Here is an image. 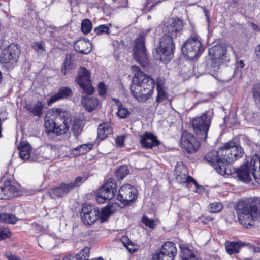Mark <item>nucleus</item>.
I'll use <instances>...</instances> for the list:
<instances>
[{"label": "nucleus", "mask_w": 260, "mask_h": 260, "mask_svg": "<svg viewBox=\"0 0 260 260\" xmlns=\"http://www.w3.org/2000/svg\"><path fill=\"white\" fill-rule=\"evenodd\" d=\"M132 69L134 74L133 79L134 85L131 86V93L137 101L145 102L153 94L154 81L150 76L142 72L139 67L133 65Z\"/></svg>", "instance_id": "obj_1"}, {"label": "nucleus", "mask_w": 260, "mask_h": 260, "mask_svg": "<svg viewBox=\"0 0 260 260\" xmlns=\"http://www.w3.org/2000/svg\"><path fill=\"white\" fill-rule=\"evenodd\" d=\"M71 121L70 115L66 111L61 108H51L45 117L46 132L58 136L66 134L69 130Z\"/></svg>", "instance_id": "obj_2"}, {"label": "nucleus", "mask_w": 260, "mask_h": 260, "mask_svg": "<svg viewBox=\"0 0 260 260\" xmlns=\"http://www.w3.org/2000/svg\"><path fill=\"white\" fill-rule=\"evenodd\" d=\"M236 213L241 225L247 228L253 226L260 216V201H239L236 205Z\"/></svg>", "instance_id": "obj_3"}, {"label": "nucleus", "mask_w": 260, "mask_h": 260, "mask_svg": "<svg viewBox=\"0 0 260 260\" xmlns=\"http://www.w3.org/2000/svg\"><path fill=\"white\" fill-rule=\"evenodd\" d=\"M176 49L174 39L169 36H162L155 49V59L168 63L173 57Z\"/></svg>", "instance_id": "obj_4"}, {"label": "nucleus", "mask_w": 260, "mask_h": 260, "mask_svg": "<svg viewBox=\"0 0 260 260\" xmlns=\"http://www.w3.org/2000/svg\"><path fill=\"white\" fill-rule=\"evenodd\" d=\"M181 50L184 57L189 60H193L199 57L204 52L205 48L202 45L200 36L193 32L184 43Z\"/></svg>", "instance_id": "obj_5"}, {"label": "nucleus", "mask_w": 260, "mask_h": 260, "mask_svg": "<svg viewBox=\"0 0 260 260\" xmlns=\"http://www.w3.org/2000/svg\"><path fill=\"white\" fill-rule=\"evenodd\" d=\"M212 117L208 111H205L201 116H196L190 120L194 134L204 142L207 140Z\"/></svg>", "instance_id": "obj_6"}, {"label": "nucleus", "mask_w": 260, "mask_h": 260, "mask_svg": "<svg viewBox=\"0 0 260 260\" xmlns=\"http://www.w3.org/2000/svg\"><path fill=\"white\" fill-rule=\"evenodd\" d=\"M20 53L21 50L18 45L12 43L2 51L1 63L6 68L12 69L17 63Z\"/></svg>", "instance_id": "obj_7"}, {"label": "nucleus", "mask_w": 260, "mask_h": 260, "mask_svg": "<svg viewBox=\"0 0 260 260\" xmlns=\"http://www.w3.org/2000/svg\"><path fill=\"white\" fill-rule=\"evenodd\" d=\"M7 169V171L1 180L4 185L3 187L5 196L4 200L17 196L18 193V189L14 185L13 174L15 171L14 167L12 164H9Z\"/></svg>", "instance_id": "obj_8"}, {"label": "nucleus", "mask_w": 260, "mask_h": 260, "mask_svg": "<svg viewBox=\"0 0 260 260\" xmlns=\"http://www.w3.org/2000/svg\"><path fill=\"white\" fill-rule=\"evenodd\" d=\"M220 152L223 154L225 162H233L242 157L244 154L242 147L237 145L233 140L224 143Z\"/></svg>", "instance_id": "obj_9"}, {"label": "nucleus", "mask_w": 260, "mask_h": 260, "mask_svg": "<svg viewBox=\"0 0 260 260\" xmlns=\"http://www.w3.org/2000/svg\"><path fill=\"white\" fill-rule=\"evenodd\" d=\"M145 41V36L139 35L135 41L133 51L134 59L142 67H146L149 65V60L146 53Z\"/></svg>", "instance_id": "obj_10"}, {"label": "nucleus", "mask_w": 260, "mask_h": 260, "mask_svg": "<svg viewBox=\"0 0 260 260\" xmlns=\"http://www.w3.org/2000/svg\"><path fill=\"white\" fill-rule=\"evenodd\" d=\"M181 148L188 154L196 153L201 147V143L191 133L183 131L180 139Z\"/></svg>", "instance_id": "obj_11"}, {"label": "nucleus", "mask_w": 260, "mask_h": 260, "mask_svg": "<svg viewBox=\"0 0 260 260\" xmlns=\"http://www.w3.org/2000/svg\"><path fill=\"white\" fill-rule=\"evenodd\" d=\"M208 53L211 60V67H218L220 63L229 61L227 57V48L225 46L217 44L208 49Z\"/></svg>", "instance_id": "obj_12"}, {"label": "nucleus", "mask_w": 260, "mask_h": 260, "mask_svg": "<svg viewBox=\"0 0 260 260\" xmlns=\"http://www.w3.org/2000/svg\"><path fill=\"white\" fill-rule=\"evenodd\" d=\"M116 183L114 179L109 178L96 193V201L99 203H104L112 199L116 191Z\"/></svg>", "instance_id": "obj_13"}, {"label": "nucleus", "mask_w": 260, "mask_h": 260, "mask_svg": "<svg viewBox=\"0 0 260 260\" xmlns=\"http://www.w3.org/2000/svg\"><path fill=\"white\" fill-rule=\"evenodd\" d=\"M82 222L85 225H91L100 218L98 207L91 205H84L80 213Z\"/></svg>", "instance_id": "obj_14"}, {"label": "nucleus", "mask_w": 260, "mask_h": 260, "mask_svg": "<svg viewBox=\"0 0 260 260\" xmlns=\"http://www.w3.org/2000/svg\"><path fill=\"white\" fill-rule=\"evenodd\" d=\"M176 175V179L179 183H185L186 186L190 182H193L197 189H202V187L198 184L196 181L191 177L188 176V170L184 164H177L175 168Z\"/></svg>", "instance_id": "obj_15"}, {"label": "nucleus", "mask_w": 260, "mask_h": 260, "mask_svg": "<svg viewBox=\"0 0 260 260\" xmlns=\"http://www.w3.org/2000/svg\"><path fill=\"white\" fill-rule=\"evenodd\" d=\"M177 254V248L175 244L171 242L165 243L161 248L153 256V260H174Z\"/></svg>", "instance_id": "obj_16"}, {"label": "nucleus", "mask_w": 260, "mask_h": 260, "mask_svg": "<svg viewBox=\"0 0 260 260\" xmlns=\"http://www.w3.org/2000/svg\"><path fill=\"white\" fill-rule=\"evenodd\" d=\"M137 197L136 188L131 184H127L123 185L119 189L117 199L124 205H127L134 201Z\"/></svg>", "instance_id": "obj_17"}, {"label": "nucleus", "mask_w": 260, "mask_h": 260, "mask_svg": "<svg viewBox=\"0 0 260 260\" xmlns=\"http://www.w3.org/2000/svg\"><path fill=\"white\" fill-rule=\"evenodd\" d=\"M255 164H243L237 171L236 177L239 180L248 183L252 181L251 175Z\"/></svg>", "instance_id": "obj_18"}, {"label": "nucleus", "mask_w": 260, "mask_h": 260, "mask_svg": "<svg viewBox=\"0 0 260 260\" xmlns=\"http://www.w3.org/2000/svg\"><path fill=\"white\" fill-rule=\"evenodd\" d=\"M140 137L141 138L140 143L143 148L153 149L160 144V142L157 136L150 132L146 131Z\"/></svg>", "instance_id": "obj_19"}, {"label": "nucleus", "mask_w": 260, "mask_h": 260, "mask_svg": "<svg viewBox=\"0 0 260 260\" xmlns=\"http://www.w3.org/2000/svg\"><path fill=\"white\" fill-rule=\"evenodd\" d=\"M113 129L110 122H103L100 123L98 127L97 137L94 143L98 145L101 141L107 138L108 135L112 134Z\"/></svg>", "instance_id": "obj_20"}, {"label": "nucleus", "mask_w": 260, "mask_h": 260, "mask_svg": "<svg viewBox=\"0 0 260 260\" xmlns=\"http://www.w3.org/2000/svg\"><path fill=\"white\" fill-rule=\"evenodd\" d=\"M182 29V22L180 18L174 19L169 22L165 28L166 34L164 36H169L172 39L177 38Z\"/></svg>", "instance_id": "obj_21"}, {"label": "nucleus", "mask_w": 260, "mask_h": 260, "mask_svg": "<svg viewBox=\"0 0 260 260\" xmlns=\"http://www.w3.org/2000/svg\"><path fill=\"white\" fill-rule=\"evenodd\" d=\"M72 190H73L72 184L63 182L58 187L50 189L49 191V194L51 198L56 199L68 194Z\"/></svg>", "instance_id": "obj_22"}, {"label": "nucleus", "mask_w": 260, "mask_h": 260, "mask_svg": "<svg viewBox=\"0 0 260 260\" xmlns=\"http://www.w3.org/2000/svg\"><path fill=\"white\" fill-rule=\"evenodd\" d=\"M72 95L73 91L70 87L68 86H61L58 89L56 93L51 95L47 101V104L48 106H50L61 99L71 97Z\"/></svg>", "instance_id": "obj_23"}, {"label": "nucleus", "mask_w": 260, "mask_h": 260, "mask_svg": "<svg viewBox=\"0 0 260 260\" xmlns=\"http://www.w3.org/2000/svg\"><path fill=\"white\" fill-rule=\"evenodd\" d=\"M214 169L221 175H234L236 177L237 171L238 168H235L232 166V164H210Z\"/></svg>", "instance_id": "obj_24"}, {"label": "nucleus", "mask_w": 260, "mask_h": 260, "mask_svg": "<svg viewBox=\"0 0 260 260\" xmlns=\"http://www.w3.org/2000/svg\"><path fill=\"white\" fill-rule=\"evenodd\" d=\"M156 88L157 90L156 102L157 104H159L168 98V95L165 90V79L163 78L158 77L156 78Z\"/></svg>", "instance_id": "obj_25"}, {"label": "nucleus", "mask_w": 260, "mask_h": 260, "mask_svg": "<svg viewBox=\"0 0 260 260\" xmlns=\"http://www.w3.org/2000/svg\"><path fill=\"white\" fill-rule=\"evenodd\" d=\"M44 106L42 101L38 100L34 104H26L25 109L32 116L40 117L43 113Z\"/></svg>", "instance_id": "obj_26"}, {"label": "nucleus", "mask_w": 260, "mask_h": 260, "mask_svg": "<svg viewBox=\"0 0 260 260\" xmlns=\"http://www.w3.org/2000/svg\"><path fill=\"white\" fill-rule=\"evenodd\" d=\"M92 44L85 39H80L76 41L74 45L75 50L81 54H87L91 51Z\"/></svg>", "instance_id": "obj_27"}, {"label": "nucleus", "mask_w": 260, "mask_h": 260, "mask_svg": "<svg viewBox=\"0 0 260 260\" xmlns=\"http://www.w3.org/2000/svg\"><path fill=\"white\" fill-rule=\"evenodd\" d=\"M221 150V147L218 151H210L205 155V160L207 162H225L223 154L220 152Z\"/></svg>", "instance_id": "obj_28"}, {"label": "nucleus", "mask_w": 260, "mask_h": 260, "mask_svg": "<svg viewBox=\"0 0 260 260\" xmlns=\"http://www.w3.org/2000/svg\"><path fill=\"white\" fill-rule=\"evenodd\" d=\"M75 81L79 86L91 82L90 72L85 67L80 68L78 74L76 78Z\"/></svg>", "instance_id": "obj_29"}, {"label": "nucleus", "mask_w": 260, "mask_h": 260, "mask_svg": "<svg viewBox=\"0 0 260 260\" xmlns=\"http://www.w3.org/2000/svg\"><path fill=\"white\" fill-rule=\"evenodd\" d=\"M82 104L86 111L91 112L97 108L99 104V101L95 98H89L87 96H84L82 97Z\"/></svg>", "instance_id": "obj_30"}, {"label": "nucleus", "mask_w": 260, "mask_h": 260, "mask_svg": "<svg viewBox=\"0 0 260 260\" xmlns=\"http://www.w3.org/2000/svg\"><path fill=\"white\" fill-rule=\"evenodd\" d=\"M74 57V55L73 53H70L66 54L60 70L61 74L63 75H66L68 72L75 69Z\"/></svg>", "instance_id": "obj_31"}, {"label": "nucleus", "mask_w": 260, "mask_h": 260, "mask_svg": "<svg viewBox=\"0 0 260 260\" xmlns=\"http://www.w3.org/2000/svg\"><path fill=\"white\" fill-rule=\"evenodd\" d=\"M89 253L90 248L86 247L77 254H70L64 256L63 260H88Z\"/></svg>", "instance_id": "obj_32"}, {"label": "nucleus", "mask_w": 260, "mask_h": 260, "mask_svg": "<svg viewBox=\"0 0 260 260\" xmlns=\"http://www.w3.org/2000/svg\"><path fill=\"white\" fill-rule=\"evenodd\" d=\"M112 100L117 107V116L121 119L128 117L130 115V112L128 109L124 107L122 102L118 99L113 98Z\"/></svg>", "instance_id": "obj_33"}, {"label": "nucleus", "mask_w": 260, "mask_h": 260, "mask_svg": "<svg viewBox=\"0 0 260 260\" xmlns=\"http://www.w3.org/2000/svg\"><path fill=\"white\" fill-rule=\"evenodd\" d=\"M225 245L226 250L230 255L238 253L240 247L244 246V244L241 242L228 241Z\"/></svg>", "instance_id": "obj_34"}, {"label": "nucleus", "mask_w": 260, "mask_h": 260, "mask_svg": "<svg viewBox=\"0 0 260 260\" xmlns=\"http://www.w3.org/2000/svg\"><path fill=\"white\" fill-rule=\"evenodd\" d=\"M180 256L182 260H201L200 258L186 247L180 246Z\"/></svg>", "instance_id": "obj_35"}, {"label": "nucleus", "mask_w": 260, "mask_h": 260, "mask_svg": "<svg viewBox=\"0 0 260 260\" xmlns=\"http://www.w3.org/2000/svg\"><path fill=\"white\" fill-rule=\"evenodd\" d=\"M20 157L23 160H27L30 157L31 148L29 144L21 145L19 147Z\"/></svg>", "instance_id": "obj_36"}, {"label": "nucleus", "mask_w": 260, "mask_h": 260, "mask_svg": "<svg viewBox=\"0 0 260 260\" xmlns=\"http://www.w3.org/2000/svg\"><path fill=\"white\" fill-rule=\"evenodd\" d=\"M18 220V218L12 214L1 213H0V222L7 224H14Z\"/></svg>", "instance_id": "obj_37"}, {"label": "nucleus", "mask_w": 260, "mask_h": 260, "mask_svg": "<svg viewBox=\"0 0 260 260\" xmlns=\"http://www.w3.org/2000/svg\"><path fill=\"white\" fill-rule=\"evenodd\" d=\"M129 171L126 165H121L119 169L115 171V174L118 179H123L127 174Z\"/></svg>", "instance_id": "obj_38"}, {"label": "nucleus", "mask_w": 260, "mask_h": 260, "mask_svg": "<svg viewBox=\"0 0 260 260\" xmlns=\"http://www.w3.org/2000/svg\"><path fill=\"white\" fill-rule=\"evenodd\" d=\"M92 23L89 19H84L81 23V30L84 34H87L91 30Z\"/></svg>", "instance_id": "obj_39"}, {"label": "nucleus", "mask_w": 260, "mask_h": 260, "mask_svg": "<svg viewBox=\"0 0 260 260\" xmlns=\"http://www.w3.org/2000/svg\"><path fill=\"white\" fill-rule=\"evenodd\" d=\"M94 146V144L93 143H87L82 144L78 146V149H79V152L77 154L76 153V155H83L87 153L89 151H90Z\"/></svg>", "instance_id": "obj_40"}, {"label": "nucleus", "mask_w": 260, "mask_h": 260, "mask_svg": "<svg viewBox=\"0 0 260 260\" xmlns=\"http://www.w3.org/2000/svg\"><path fill=\"white\" fill-rule=\"evenodd\" d=\"M108 88L104 82H99L97 85V90L99 95L103 98H106Z\"/></svg>", "instance_id": "obj_41"}, {"label": "nucleus", "mask_w": 260, "mask_h": 260, "mask_svg": "<svg viewBox=\"0 0 260 260\" xmlns=\"http://www.w3.org/2000/svg\"><path fill=\"white\" fill-rule=\"evenodd\" d=\"M83 128V121L79 118L75 119L72 124V130L74 133L79 134Z\"/></svg>", "instance_id": "obj_42"}, {"label": "nucleus", "mask_w": 260, "mask_h": 260, "mask_svg": "<svg viewBox=\"0 0 260 260\" xmlns=\"http://www.w3.org/2000/svg\"><path fill=\"white\" fill-rule=\"evenodd\" d=\"M94 31L98 35H101L103 34H109V26L107 24H102L94 29Z\"/></svg>", "instance_id": "obj_43"}, {"label": "nucleus", "mask_w": 260, "mask_h": 260, "mask_svg": "<svg viewBox=\"0 0 260 260\" xmlns=\"http://www.w3.org/2000/svg\"><path fill=\"white\" fill-rule=\"evenodd\" d=\"M111 208L109 206H106L103 208L101 211H100V218L102 221H105L111 213Z\"/></svg>", "instance_id": "obj_44"}, {"label": "nucleus", "mask_w": 260, "mask_h": 260, "mask_svg": "<svg viewBox=\"0 0 260 260\" xmlns=\"http://www.w3.org/2000/svg\"><path fill=\"white\" fill-rule=\"evenodd\" d=\"M83 90L84 92L88 95H92L94 93L95 89L90 82L85 83L83 85L80 86Z\"/></svg>", "instance_id": "obj_45"}, {"label": "nucleus", "mask_w": 260, "mask_h": 260, "mask_svg": "<svg viewBox=\"0 0 260 260\" xmlns=\"http://www.w3.org/2000/svg\"><path fill=\"white\" fill-rule=\"evenodd\" d=\"M223 208L222 204L219 202H213L210 204V211L212 213H218Z\"/></svg>", "instance_id": "obj_46"}, {"label": "nucleus", "mask_w": 260, "mask_h": 260, "mask_svg": "<svg viewBox=\"0 0 260 260\" xmlns=\"http://www.w3.org/2000/svg\"><path fill=\"white\" fill-rule=\"evenodd\" d=\"M31 47L37 52H39L40 51L41 52H45L46 51L45 44L43 41L34 42L31 45Z\"/></svg>", "instance_id": "obj_47"}, {"label": "nucleus", "mask_w": 260, "mask_h": 260, "mask_svg": "<svg viewBox=\"0 0 260 260\" xmlns=\"http://www.w3.org/2000/svg\"><path fill=\"white\" fill-rule=\"evenodd\" d=\"M11 236V232L8 228L0 227V240L8 238Z\"/></svg>", "instance_id": "obj_48"}, {"label": "nucleus", "mask_w": 260, "mask_h": 260, "mask_svg": "<svg viewBox=\"0 0 260 260\" xmlns=\"http://www.w3.org/2000/svg\"><path fill=\"white\" fill-rule=\"evenodd\" d=\"M142 221L146 226L150 228L154 229L155 226L154 220L145 216H144L142 218Z\"/></svg>", "instance_id": "obj_49"}, {"label": "nucleus", "mask_w": 260, "mask_h": 260, "mask_svg": "<svg viewBox=\"0 0 260 260\" xmlns=\"http://www.w3.org/2000/svg\"><path fill=\"white\" fill-rule=\"evenodd\" d=\"M121 242L123 245L127 248L129 251L133 250L132 247L133 245L130 243L129 240L127 236H123L121 238Z\"/></svg>", "instance_id": "obj_50"}, {"label": "nucleus", "mask_w": 260, "mask_h": 260, "mask_svg": "<svg viewBox=\"0 0 260 260\" xmlns=\"http://www.w3.org/2000/svg\"><path fill=\"white\" fill-rule=\"evenodd\" d=\"M252 176L255 182L260 184V164L258 170L256 169L255 166L254 165V170H253Z\"/></svg>", "instance_id": "obj_51"}, {"label": "nucleus", "mask_w": 260, "mask_h": 260, "mask_svg": "<svg viewBox=\"0 0 260 260\" xmlns=\"http://www.w3.org/2000/svg\"><path fill=\"white\" fill-rule=\"evenodd\" d=\"M83 178L82 177H77L74 180V182H70V184L73 185V189L75 187L79 186L83 182Z\"/></svg>", "instance_id": "obj_52"}, {"label": "nucleus", "mask_w": 260, "mask_h": 260, "mask_svg": "<svg viewBox=\"0 0 260 260\" xmlns=\"http://www.w3.org/2000/svg\"><path fill=\"white\" fill-rule=\"evenodd\" d=\"M116 143L119 147H123L124 146V136H117L116 139Z\"/></svg>", "instance_id": "obj_53"}, {"label": "nucleus", "mask_w": 260, "mask_h": 260, "mask_svg": "<svg viewBox=\"0 0 260 260\" xmlns=\"http://www.w3.org/2000/svg\"><path fill=\"white\" fill-rule=\"evenodd\" d=\"M6 257L8 260H21L20 258L16 255H13L10 252H6L5 254Z\"/></svg>", "instance_id": "obj_54"}, {"label": "nucleus", "mask_w": 260, "mask_h": 260, "mask_svg": "<svg viewBox=\"0 0 260 260\" xmlns=\"http://www.w3.org/2000/svg\"><path fill=\"white\" fill-rule=\"evenodd\" d=\"M260 162V155L258 154H255L251 158L250 162Z\"/></svg>", "instance_id": "obj_55"}, {"label": "nucleus", "mask_w": 260, "mask_h": 260, "mask_svg": "<svg viewBox=\"0 0 260 260\" xmlns=\"http://www.w3.org/2000/svg\"><path fill=\"white\" fill-rule=\"evenodd\" d=\"M256 115V113L250 112V114H247L246 116V119H248L249 120L252 121L254 120L255 115Z\"/></svg>", "instance_id": "obj_56"}, {"label": "nucleus", "mask_w": 260, "mask_h": 260, "mask_svg": "<svg viewBox=\"0 0 260 260\" xmlns=\"http://www.w3.org/2000/svg\"><path fill=\"white\" fill-rule=\"evenodd\" d=\"M79 152V149H78V147L76 148H73L71 150V154L73 155L74 156H79L80 155H76V153H78Z\"/></svg>", "instance_id": "obj_57"}, {"label": "nucleus", "mask_w": 260, "mask_h": 260, "mask_svg": "<svg viewBox=\"0 0 260 260\" xmlns=\"http://www.w3.org/2000/svg\"><path fill=\"white\" fill-rule=\"evenodd\" d=\"M255 53L257 57L260 58V44L255 48Z\"/></svg>", "instance_id": "obj_58"}, {"label": "nucleus", "mask_w": 260, "mask_h": 260, "mask_svg": "<svg viewBox=\"0 0 260 260\" xmlns=\"http://www.w3.org/2000/svg\"><path fill=\"white\" fill-rule=\"evenodd\" d=\"M150 0H146V2L144 4V6L143 7V10H144V11L147 10V7H148V5L150 4Z\"/></svg>", "instance_id": "obj_59"}, {"label": "nucleus", "mask_w": 260, "mask_h": 260, "mask_svg": "<svg viewBox=\"0 0 260 260\" xmlns=\"http://www.w3.org/2000/svg\"><path fill=\"white\" fill-rule=\"evenodd\" d=\"M4 194L3 187H0V199L4 200Z\"/></svg>", "instance_id": "obj_60"}, {"label": "nucleus", "mask_w": 260, "mask_h": 260, "mask_svg": "<svg viewBox=\"0 0 260 260\" xmlns=\"http://www.w3.org/2000/svg\"><path fill=\"white\" fill-rule=\"evenodd\" d=\"M238 2H239V1L238 0H233L232 2H231V6H232L233 5L234 6V7H238Z\"/></svg>", "instance_id": "obj_61"}, {"label": "nucleus", "mask_w": 260, "mask_h": 260, "mask_svg": "<svg viewBox=\"0 0 260 260\" xmlns=\"http://www.w3.org/2000/svg\"><path fill=\"white\" fill-rule=\"evenodd\" d=\"M237 63L238 64V66L241 68H243L245 65L243 61L242 60H239Z\"/></svg>", "instance_id": "obj_62"}, {"label": "nucleus", "mask_w": 260, "mask_h": 260, "mask_svg": "<svg viewBox=\"0 0 260 260\" xmlns=\"http://www.w3.org/2000/svg\"><path fill=\"white\" fill-rule=\"evenodd\" d=\"M254 251L255 252H260V247H256L254 248Z\"/></svg>", "instance_id": "obj_63"}, {"label": "nucleus", "mask_w": 260, "mask_h": 260, "mask_svg": "<svg viewBox=\"0 0 260 260\" xmlns=\"http://www.w3.org/2000/svg\"><path fill=\"white\" fill-rule=\"evenodd\" d=\"M92 260H104L102 257H99L94 259H92Z\"/></svg>", "instance_id": "obj_64"}]
</instances>
